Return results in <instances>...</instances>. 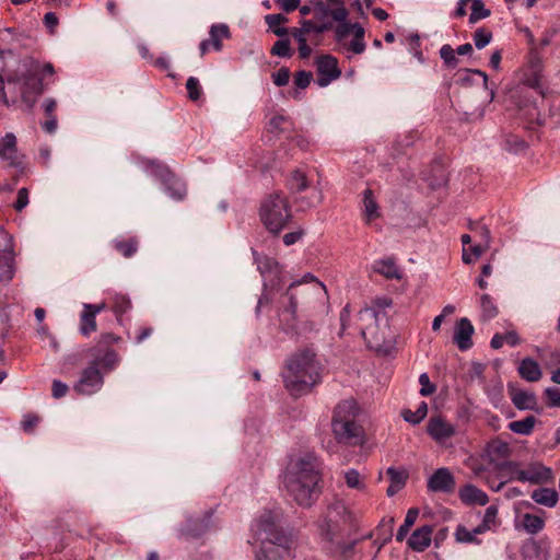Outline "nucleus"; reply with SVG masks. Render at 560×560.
<instances>
[{
    "label": "nucleus",
    "mask_w": 560,
    "mask_h": 560,
    "mask_svg": "<svg viewBox=\"0 0 560 560\" xmlns=\"http://www.w3.org/2000/svg\"><path fill=\"white\" fill-rule=\"evenodd\" d=\"M320 364L311 349H302L292 354L282 372L284 387L295 397L307 394L320 383Z\"/></svg>",
    "instance_id": "20e7f679"
},
{
    "label": "nucleus",
    "mask_w": 560,
    "mask_h": 560,
    "mask_svg": "<svg viewBox=\"0 0 560 560\" xmlns=\"http://www.w3.org/2000/svg\"><path fill=\"white\" fill-rule=\"evenodd\" d=\"M288 21V18L280 13L268 14L265 16V22L269 26L270 31L279 37H284L289 35V28L281 26Z\"/></svg>",
    "instance_id": "c756f323"
},
{
    "label": "nucleus",
    "mask_w": 560,
    "mask_h": 560,
    "mask_svg": "<svg viewBox=\"0 0 560 560\" xmlns=\"http://www.w3.org/2000/svg\"><path fill=\"white\" fill-rule=\"evenodd\" d=\"M364 34L365 31L362 25L355 26V32L353 33V38L348 45V49L355 55H360L364 52L366 45L364 43Z\"/></svg>",
    "instance_id": "a19ab883"
},
{
    "label": "nucleus",
    "mask_w": 560,
    "mask_h": 560,
    "mask_svg": "<svg viewBox=\"0 0 560 560\" xmlns=\"http://www.w3.org/2000/svg\"><path fill=\"white\" fill-rule=\"evenodd\" d=\"M481 319L487 322L499 314L494 300L489 294H482L480 298Z\"/></svg>",
    "instance_id": "4c0bfd02"
},
{
    "label": "nucleus",
    "mask_w": 560,
    "mask_h": 560,
    "mask_svg": "<svg viewBox=\"0 0 560 560\" xmlns=\"http://www.w3.org/2000/svg\"><path fill=\"white\" fill-rule=\"evenodd\" d=\"M144 170L149 175L161 182L165 192L172 199L182 201L186 197V184L167 165L155 160H147L144 162Z\"/></svg>",
    "instance_id": "9d476101"
},
{
    "label": "nucleus",
    "mask_w": 560,
    "mask_h": 560,
    "mask_svg": "<svg viewBox=\"0 0 560 560\" xmlns=\"http://www.w3.org/2000/svg\"><path fill=\"white\" fill-rule=\"evenodd\" d=\"M211 514L200 520H188L187 524L182 528L180 535L186 538H199L209 528Z\"/></svg>",
    "instance_id": "b1692460"
},
{
    "label": "nucleus",
    "mask_w": 560,
    "mask_h": 560,
    "mask_svg": "<svg viewBox=\"0 0 560 560\" xmlns=\"http://www.w3.org/2000/svg\"><path fill=\"white\" fill-rule=\"evenodd\" d=\"M474 231H475L476 236L478 235L480 237L479 242L485 244L486 247H489L490 241H491V235H490L489 229L486 225H480Z\"/></svg>",
    "instance_id": "774afa93"
},
{
    "label": "nucleus",
    "mask_w": 560,
    "mask_h": 560,
    "mask_svg": "<svg viewBox=\"0 0 560 560\" xmlns=\"http://www.w3.org/2000/svg\"><path fill=\"white\" fill-rule=\"evenodd\" d=\"M278 515L265 511L255 522V533L261 541L257 560H291L294 545L293 535L278 524Z\"/></svg>",
    "instance_id": "7ed1b4c3"
},
{
    "label": "nucleus",
    "mask_w": 560,
    "mask_h": 560,
    "mask_svg": "<svg viewBox=\"0 0 560 560\" xmlns=\"http://www.w3.org/2000/svg\"><path fill=\"white\" fill-rule=\"evenodd\" d=\"M13 260V238L0 226V281L12 280L14 276Z\"/></svg>",
    "instance_id": "9b49d317"
},
{
    "label": "nucleus",
    "mask_w": 560,
    "mask_h": 560,
    "mask_svg": "<svg viewBox=\"0 0 560 560\" xmlns=\"http://www.w3.org/2000/svg\"><path fill=\"white\" fill-rule=\"evenodd\" d=\"M186 90L188 98L192 102L200 100L202 95V89L199 80L196 77H189L186 81Z\"/></svg>",
    "instance_id": "49530a36"
},
{
    "label": "nucleus",
    "mask_w": 560,
    "mask_h": 560,
    "mask_svg": "<svg viewBox=\"0 0 560 560\" xmlns=\"http://www.w3.org/2000/svg\"><path fill=\"white\" fill-rule=\"evenodd\" d=\"M351 522V512L342 502H335L327 508L326 513L318 521V530L330 552L347 557L353 551L357 541L345 540L347 527Z\"/></svg>",
    "instance_id": "39448f33"
},
{
    "label": "nucleus",
    "mask_w": 560,
    "mask_h": 560,
    "mask_svg": "<svg viewBox=\"0 0 560 560\" xmlns=\"http://www.w3.org/2000/svg\"><path fill=\"white\" fill-rule=\"evenodd\" d=\"M474 331V326L468 318L463 317L456 323L453 339L459 350L466 351L472 347Z\"/></svg>",
    "instance_id": "a211bd4d"
},
{
    "label": "nucleus",
    "mask_w": 560,
    "mask_h": 560,
    "mask_svg": "<svg viewBox=\"0 0 560 560\" xmlns=\"http://www.w3.org/2000/svg\"><path fill=\"white\" fill-rule=\"evenodd\" d=\"M59 24V20L54 12H47L44 16V25L50 34L55 33L56 27Z\"/></svg>",
    "instance_id": "338daca9"
},
{
    "label": "nucleus",
    "mask_w": 560,
    "mask_h": 560,
    "mask_svg": "<svg viewBox=\"0 0 560 560\" xmlns=\"http://www.w3.org/2000/svg\"><path fill=\"white\" fill-rule=\"evenodd\" d=\"M522 522L524 529L532 535L538 534L545 527L544 518L530 513H525Z\"/></svg>",
    "instance_id": "e433bc0d"
},
{
    "label": "nucleus",
    "mask_w": 560,
    "mask_h": 560,
    "mask_svg": "<svg viewBox=\"0 0 560 560\" xmlns=\"http://www.w3.org/2000/svg\"><path fill=\"white\" fill-rule=\"evenodd\" d=\"M40 418L33 413H27L24 416L21 425L25 433H33L37 424L39 423Z\"/></svg>",
    "instance_id": "6e6d98bb"
},
{
    "label": "nucleus",
    "mask_w": 560,
    "mask_h": 560,
    "mask_svg": "<svg viewBox=\"0 0 560 560\" xmlns=\"http://www.w3.org/2000/svg\"><path fill=\"white\" fill-rule=\"evenodd\" d=\"M374 271L383 275L387 279H399L400 273L396 262L388 258L375 261Z\"/></svg>",
    "instance_id": "2f4dec72"
},
{
    "label": "nucleus",
    "mask_w": 560,
    "mask_h": 560,
    "mask_svg": "<svg viewBox=\"0 0 560 560\" xmlns=\"http://www.w3.org/2000/svg\"><path fill=\"white\" fill-rule=\"evenodd\" d=\"M138 245L139 242L135 236L113 241V247L126 258H130L137 253Z\"/></svg>",
    "instance_id": "cd10ccee"
},
{
    "label": "nucleus",
    "mask_w": 560,
    "mask_h": 560,
    "mask_svg": "<svg viewBox=\"0 0 560 560\" xmlns=\"http://www.w3.org/2000/svg\"><path fill=\"white\" fill-rule=\"evenodd\" d=\"M271 78L275 85L284 86L289 83L290 70L287 67H282L277 72H273Z\"/></svg>",
    "instance_id": "5fc2aeb1"
},
{
    "label": "nucleus",
    "mask_w": 560,
    "mask_h": 560,
    "mask_svg": "<svg viewBox=\"0 0 560 560\" xmlns=\"http://www.w3.org/2000/svg\"><path fill=\"white\" fill-rule=\"evenodd\" d=\"M517 481L530 482L533 485L547 483L552 480V471L541 463H530L526 469L518 471L515 477Z\"/></svg>",
    "instance_id": "2eb2a0df"
},
{
    "label": "nucleus",
    "mask_w": 560,
    "mask_h": 560,
    "mask_svg": "<svg viewBox=\"0 0 560 560\" xmlns=\"http://www.w3.org/2000/svg\"><path fill=\"white\" fill-rule=\"evenodd\" d=\"M91 357L89 365L82 370L73 389L79 395H93L97 393L104 384V373L113 371L118 362V353L114 349H106L102 353L100 348H90L86 350Z\"/></svg>",
    "instance_id": "0eeeda50"
},
{
    "label": "nucleus",
    "mask_w": 560,
    "mask_h": 560,
    "mask_svg": "<svg viewBox=\"0 0 560 560\" xmlns=\"http://www.w3.org/2000/svg\"><path fill=\"white\" fill-rule=\"evenodd\" d=\"M530 498L537 504L553 508L558 503V492L551 488H538L532 492Z\"/></svg>",
    "instance_id": "bb28decb"
},
{
    "label": "nucleus",
    "mask_w": 560,
    "mask_h": 560,
    "mask_svg": "<svg viewBox=\"0 0 560 560\" xmlns=\"http://www.w3.org/2000/svg\"><path fill=\"white\" fill-rule=\"evenodd\" d=\"M325 285L312 273H306L299 281L292 282L280 301L279 325L285 334L302 335L314 329L312 322H301L296 315L299 305L315 308L316 302L326 296Z\"/></svg>",
    "instance_id": "f257e3e1"
},
{
    "label": "nucleus",
    "mask_w": 560,
    "mask_h": 560,
    "mask_svg": "<svg viewBox=\"0 0 560 560\" xmlns=\"http://www.w3.org/2000/svg\"><path fill=\"white\" fill-rule=\"evenodd\" d=\"M427 432L436 443L444 444L456 434V428L441 416H436L429 420Z\"/></svg>",
    "instance_id": "dca6fc26"
},
{
    "label": "nucleus",
    "mask_w": 560,
    "mask_h": 560,
    "mask_svg": "<svg viewBox=\"0 0 560 560\" xmlns=\"http://www.w3.org/2000/svg\"><path fill=\"white\" fill-rule=\"evenodd\" d=\"M419 383L421 385V388H420L421 396L432 395L436 389L435 385L430 382V377L427 373L420 374Z\"/></svg>",
    "instance_id": "4d7b16f0"
},
{
    "label": "nucleus",
    "mask_w": 560,
    "mask_h": 560,
    "mask_svg": "<svg viewBox=\"0 0 560 560\" xmlns=\"http://www.w3.org/2000/svg\"><path fill=\"white\" fill-rule=\"evenodd\" d=\"M517 372L520 376L527 382H538L542 376L539 364L532 358L523 359L520 362Z\"/></svg>",
    "instance_id": "5701e85b"
},
{
    "label": "nucleus",
    "mask_w": 560,
    "mask_h": 560,
    "mask_svg": "<svg viewBox=\"0 0 560 560\" xmlns=\"http://www.w3.org/2000/svg\"><path fill=\"white\" fill-rule=\"evenodd\" d=\"M460 501L466 505H486L489 502V498L485 491L477 488L474 485H465L458 491Z\"/></svg>",
    "instance_id": "aec40b11"
},
{
    "label": "nucleus",
    "mask_w": 560,
    "mask_h": 560,
    "mask_svg": "<svg viewBox=\"0 0 560 560\" xmlns=\"http://www.w3.org/2000/svg\"><path fill=\"white\" fill-rule=\"evenodd\" d=\"M521 553L524 560H548L549 557L547 542L535 538L523 542Z\"/></svg>",
    "instance_id": "f3484780"
},
{
    "label": "nucleus",
    "mask_w": 560,
    "mask_h": 560,
    "mask_svg": "<svg viewBox=\"0 0 560 560\" xmlns=\"http://www.w3.org/2000/svg\"><path fill=\"white\" fill-rule=\"evenodd\" d=\"M520 341L517 332L515 330H510L504 334H495L490 341V346L493 349H500L504 343L515 347Z\"/></svg>",
    "instance_id": "473e14b6"
},
{
    "label": "nucleus",
    "mask_w": 560,
    "mask_h": 560,
    "mask_svg": "<svg viewBox=\"0 0 560 560\" xmlns=\"http://www.w3.org/2000/svg\"><path fill=\"white\" fill-rule=\"evenodd\" d=\"M28 205V189L23 187L18 191L16 200L13 203V208L21 212Z\"/></svg>",
    "instance_id": "13d9d810"
},
{
    "label": "nucleus",
    "mask_w": 560,
    "mask_h": 560,
    "mask_svg": "<svg viewBox=\"0 0 560 560\" xmlns=\"http://www.w3.org/2000/svg\"><path fill=\"white\" fill-rule=\"evenodd\" d=\"M511 400L518 410H534L537 406V398L534 393L522 389L511 390Z\"/></svg>",
    "instance_id": "393cba45"
},
{
    "label": "nucleus",
    "mask_w": 560,
    "mask_h": 560,
    "mask_svg": "<svg viewBox=\"0 0 560 560\" xmlns=\"http://www.w3.org/2000/svg\"><path fill=\"white\" fill-rule=\"evenodd\" d=\"M209 35H210L209 40L212 44V47L217 51H220L223 47L222 39L231 37L229 26L223 23L222 24H213L210 27Z\"/></svg>",
    "instance_id": "c85d7f7f"
},
{
    "label": "nucleus",
    "mask_w": 560,
    "mask_h": 560,
    "mask_svg": "<svg viewBox=\"0 0 560 560\" xmlns=\"http://www.w3.org/2000/svg\"><path fill=\"white\" fill-rule=\"evenodd\" d=\"M363 206L364 213L366 215L368 222L380 215L378 206L372 189L366 188L363 192Z\"/></svg>",
    "instance_id": "f704fd0d"
},
{
    "label": "nucleus",
    "mask_w": 560,
    "mask_h": 560,
    "mask_svg": "<svg viewBox=\"0 0 560 560\" xmlns=\"http://www.w3.org/2000/svg\"><path fill=\"white\" fill-rule=\"evenodd\" d=\"M259 217L264 226L272 234H279L292 218L288 199L280 192L268 195L260 205Z\"/></svg>",
    "instance_id": "1a4fd4ad"
},
{
    "label": "nucleus",
    "mask_w": 560,
    "mask_h": 560,
    "mask_svg": "<svg viewBox=\"0 0 560 560\" xmlns=\"http://www.w3.org/2000/svg\"><path fill=\"white\" fill-rule=\"evenodd\" d=\"M455 54L456 50L450 44H445L440 48V57L447 69H455L458 66L459 60Z\"/></svg>",
    "instance_id": "37998d69"
},
{
    "label": "nucleus",
    "mask_w": 560,
    "mask_h": 560,
    "mask_svg": "<svg viewBox=\"0 0 560 560\" xmlns=\"http://www.w3.org/2000/svg\"><path fill=\"white\" fill-rule=\"evenodd\" d=\"M322 463L314 453H306L287 469L284 483L289 494L301 506H311L319 497Z\"/></svg>",
    "instance_id": "f03ea898"
},
{
    "label": "nucleus",
    "mask_w": 560,
    "mask_h": 560,
    "mask_svg": "<svg viewBox=\"0 0 560 560\" xmlns=\"http://www.w3.org/2000/svg\"><path fill=\"white\" fill-rule=\"evenodd\" d=\"M433 528L431 525H423L417 528L408 539V546L418 552L424 551L431 544Z\"/></svg>",
    "instance_id": "4be33fe9"
},
{
    "label": "nucleus",
    "mask_w": 560,
    "mask_h": 560,
    "mask_svg": "<svg viewBox=\"0 0 560 560\" xmlns=\"http://www.w3.org/2000/svg\"><path fill=\"white\" fill-rule=\"evenodd\" d=\"M497 515H498V508L494 506V505L488 506L486 512H485V515H483V518H482V523L485 525H488V527L490 528L491 525L495 524Z\"/></svg>",
    "instance_id": "69168bd1"
},
{
    "label": "nucleus",
    "mask_w": 560,
    "mask_h": 560,
    "mask_svg": "<svg viewBox=\"0 0 560 560\" xmlns=\"http://www.w3.org/2000/svg\"><path fill=\"white\" fill-rule=\"evenodd\" d=\"M492 39V32L485 27H479L474 33V43L478 49L485 48Z\"/></svg>",
    "instance_id": "09e8293b"
},
{
    "label": "nucleus",
    "mask_w": 560,
    "mask_h": 560,
    "mask_svg": "<svg viewBox=\"0 0 560 560\" xmlns=\"http://www.w3.org/2000/svg\"><path fill=\"white\" fill-rule=\"evenodd\" d=\"M358 411L354 399L342 400L335 407L331 430L338 443L361 445L364 442V430L355 420Z\"/></svg>",
    "instance_id": "6e6552de"
},
{
    "label": "nucleus",
    "mask_w": 560,
    "mask_h": 560,
    "mask_svg": "<svg viewBox=\"0 0 560 560\" xmlns=\"http://www.w3.org/2000/svg\"><path fill=\"white\" fill-rule=\"evenodd\" d=\"M471 7H470V15H469V23L475 24L478 21L488 18L491 12L489 9L485 7V3L481 0H470Z\"/></svg>",
    "instance_id": "79ce46f5"
},
{
    "label": "nucleus",
    "mask_w": 560,
    "mask_h": 560,
    "mask_svg": "<svg viewBox=\"0 0 560 560\" xmlns=\"http://www.w3.org/2000/svg\"><path fill=\"white\" fill-rule=\"evenodd\" d=\"M455 536H456L457 541H459V542H467V544H472V542L478 544L479 542V540L474 536L472 530H468L463 525L457 526Z\"/></svg>",
    "instance_id": "603ef678"
},
{
    "label": "nucleus",
    "mask_w": 560,
    "mask_h": 560,
    "mask_svg": "<svg viewBox=\"0 0 560 560\" xmlns=\"http://www.w3.org/2000/svg\"><path fill=\"white\" fill-rule=\"evenodd\" d=\"M545 395L548 400V406L560 407V389L549 387L545 390Z\"/></svg>",
    "instance_id": "e2e57ef3"
},
{
    "label": "nucleus",
    "mask_w": 560,
    "mask_h": 560,
    "mask_svg": "<svg viewBox=\"0 0 560 560\" xmlns=\"http://www.w3.org/2000/svg\"><path fill=\"white\" fill-rule=\"evenodd\" d=\"M323 16H330L334 21L338 22V24L334 27L335 39L338 43L343 42L345 38L348 37L350 33L355 32V26H360V23H349L348 15L349 12L346 7H339L334 9H325V13Z\"/></svg>",
    "instance_id": "f8f14e48"
},
{
    "label": "nucleus",
    "mask_w": 560,
    "mask_h": 560,
    "mask_svg": "<svg viewBox=\"0 0 560 560\" xmlns=\"http://www.w3.org/2000/svg\"><path fill=\"white\" fill-rule=\"evenodd\" d=\"M521 464L515 460H504L501 463H498L495 465V468L500 472H505L510 476L509 480H516V476H518V471H523V469L520 468Z\"/></svg>",
    "instance_id": "a18cd8bd"
},
{
    "label": "nucleus",
    "mask_w": 560,
    "mask_h": 560,
    "mask_svg": "<svg viewBox=\"0 0 560 560\" xmlns=\"http://www.w3.org/2000/svg\"><path fill=\"white\" fill-rule=\"evenodd\" d=\"M428 490L431 492L452 493L455 490V477L448 468H438L428 479Z\"/></svg>",
    "instance_id": "4468645a"
},
{
    "label": "nucleus",
    "mask_w": 560,
    "mask_h": 560,
    "mask_svg": "<svg viewBox=\"0 0 560 560\" xmlns=\"http://www.w3.org/2000/svg\"><path fill=\"white\" fill-rule=\"evenodd\" d=\"M110 308L119 318L131 308V301L127 295L117 293L112 298Z\"/></svg>",
    "instance_id": "ea45409f"
},
{
    "label": "nucleus",
    "mask_w": 560,
    "mask_h": 560,
    "mask_svg": "<svg viewBox=\"0 0 560 560\" xmlns=\"http://www.w3.org/2000/svg\"><path fill=\"white\" fill-rule=\"evenodd\" d=\"M317 84L322 88L327 86L334 80L341 75L338 68V60L331 55H322L316 60Z\"/></svg>",
    "instance_id": "ddd939ff"
},
{
    "label": "nucleus",
    "mask_w": 560,
    "mask_h": 560,
    "mask_svg": "<svg viewBox=\"0 0 560 560\" xmlns=\"http://www.w3.org/2000/svg\"><path fill=\"white\" fill-rule=\"evenodd\" d=\"M386 475L389 479V486L386 490L388 497H394L399 492L407 483L409 478L408 470L406 468L388 467Z\"/></svg>",
    "instance_id": "412c9836"
},
{
    "label": "nucleus",
    "mask_w": 560,
    "mask_h": 560,
    "mask_svg": "<svg viewBox=\"0 0 560 560\" xmlns=\"http://www.w3.org/2000/svg\"><path fill=\"white\" fill-rule=\"evenodd\" d=\"M346 483L349 488L360 489L362 487L360 474L355 469H350L345 474Z\"/></svg>",
    "instance_id": "052dcab7"
},
{
    "label": "nucleus",
    "mask_w": 560,
    "mask_h": 560,
    "mask_svg": "<svg viewBox=\"0 0 560 560\" xmlns=\"http://www.w3.org/2000/svg\"><path fill=\"white\" fill-rule=\"evenodd\" d=\"M312 78V72L300 70L294 75V84L298 89L304 90L310 85Z\"/></svg>",
    "instance_id": "864d4df0"
},
{
    "label": "nucleus",
    "mask_w": 560,
    "mask_h": 560,
    "mask_svg": "<svg viewBox=\"0 0 560 560\" xmlns=\"http://www.w3.org/2000/svg\"><path fill=\"white\" fill-rule=\"evenodd\" d=\"M119 340L120 337L116 336L115 334L105 332L101 335L98 342L93 348H100L102 353H104L106 349H112L109 347L112 343H116Z\"/></svg>",
    "instance_id": "3c124183"
},
{
    "label": "nucleus",
    "mask_w": 560,
    "mask_h": 560,
    "mask_svg": "<svg viewBox=\"0 0 560 560\" xmlns=\"http://www.w3.org/2000/svg\"><path fill=\"white\" fill-rule=\"evenodd\" d=\"M322 201V194L320 191H315L311 198H308L307 200H305L304 198L302 199H296L295 202L300 205V208L301 209H305V208H311V207H315L316 205H318L319 202Z\"/></svg>",
    "instance_id": "680f3d73"
},
{
    "label": "nucleus",
    "mask_w": 560,
    "mask_h": 560,
    "mask_svg": "<svg viewBox=\"0 0 560 560\" xmlns=\"http://www.w3.org/2000/svg\"><path fill=\"white\" fill-rule=\"evenodd\" d=\"M285 185L291 192L296 194L304 191L308 187V180L305 173L294 170L287 178Z\"/></svg>",
    "instance_id": "7c9ffc66"
},
{
    "label": "nucleus",
    "mask_w": 560,
    "mask_h": 560,
    "mask_svg": "<svg viewBox=\"0 0 560 560\" xmlns=\"http://www.w3.org/2000/svg\"><path fill=\"white\" fill-rule=\"evenodd\" d=\"M269 125L271 131L284 132L292 126V122L290 118L284 115H276L270 119Z\"/></svg>",
    "instance_id": "8fccbe9b"
},
{
    "label": "nucleus",
    "mask_w": 560,
    "mask_h": 560,
    "mask_svg": "<svg viewBox=\"0 0 560 560\" xmlns=\"http://www.w3.org/2000/svg\"><path fill=\"white\" fill-rule=\"evenodd\" d=\"M301 25L304 26V32H306L307 34H310V33L323 34L332 28L331 22H324L320 24H316L312 20H302Z\"/></svg>",
    "instance_id": "de8ad7c7"
},
{
    "label": "nucleus",
    "mask_w": 560,
    "mask_h": 560,
    "mask_svg": "<svg viewBox=\"0 0 560 560\" xmlns=\"http://www.w3.org/2000/svg\"><path fill=\"white\" fill-rule=\"evenodd\" d=\"M69 387L66 383L54 380L51 384V395L55 399H60L67 395Z\"/></svg>",
    "instance_id": "bf43d9fd"
},
{
    "label": "nucleus",
    "mask_w": 560,
    "mask_h": 560,
    "mask_svg": "<svg viewBox=\"0 0 560 560\" xmlns=\"http://www.w3.org/2000/svg\"><path fill=\"white\" fill-rule=\"evenodd\" d=\"M94 331H96V316L83 307L80 316V332L88 337Z\"/></svg>",
    "instance_id": "58836bf2"
},
{
    "label": "nucleus",
    "mask_w": 560,
    "mask_h": 560,
    "mask_svg": "<svg viewBox=\"0 0 560 560\" xmlns=\"http://www.w3.org/2000/svg\"><path fill=\"white\" fill-rule=\"evenodd\" d=\"M0 158L8 161L11 167H20L22 164L18 155L16 137L12 132L5 133L0 140Z\"/></svg>",
    "instance_id": "6ab92c4d"
},
{
    "label": "nucleus",
    "mask_w": 560,
    "mask_h": 560,
    "mask_svg": "<svg viewBox=\"0 0 560 560\" xmlns=\"http://www.w3.org/2000/svg\"><path fill=\"white\" fill-rule=\"evenodd\" d=\"M524 115L528 117L529 122L532 124H536L538 126L544 124V117L535 105L529 106Z\"/></svg>",
    "instance_id": "0e129e2a"
},
{
    "label": "nucleus",
    "mask_w": 560,
    "mask_h": 560,
    "mask_svg": "<svg viewBox=\"0 0 560 560\" xmlns=\"http://www.w3.org/2000/svg\"><path fill=\"white\" fill-rule=\"evenodd\" d=\"M486 453L489 456L490 463L499 459H505L511 455V447L508 442L500 439L492 440L486 446Z\"/></svg>",
    "instance_id": "a878e982"
},
{
    "label": "nucleus",
    "mask_w": 560,
    "mask_h": 560,
    "mask_svg": "<svg viewBox=\"0 0 560 560\" xmlns=\"http://www.w3.org/2000/svg\"><path fill=\"white\" fill-rule=\"evenodd\" d=\"M23 66V71L7 77V83L20 86L22 102L32 110L37 97L45 91V78L52 77L55 68L50 62L42 63L34 59L26 60Z\"/></svg>",
    "instance_id": "423d86ee"
},
{
    "label": "nucleus",
    "mask_w": 560,
    "mask_h": 560,
    "mask_svg": "<svg viewBox=\"0 0 560 560\" xmlns=\"http://www.w3.org/2000/svg\"><path fill=\"white\" fill-rule=\"evenodd\" d=\"M419 515L418 508H411L407 511L406 517L404 523L399 526L397 534H396V540L402 541L407 534L409 533L411 526L416 523Z\"/></svg>",
    "instance_id": "c9c22d12"
},
{
    "label": "nucleus",
    "mask_w": 560,
    "mask_h": 560,
    "mask_svg": "<svg viewBox=\"0 0 560 560\" xmlns=\"http://www.w3.org/2000/svg\"><path fill=\"white\" fill-rule=\"evenodd\" d=\"M270 54L272 56L281 57V58H291L293 56V50L290 46V39L283 38L277 40L271 50Z\"/></svg>",
    "instance_id": "c03bdc74"
},
{
    "label": "nucleus",
    "mask_w": 560,
    "mask_h": 560,
    "mask_svg": "<svg viewBox=\"0 0 560 560\" xmlns=\"http://www.w3.org/2000/svg\"><path fill=\"white\" fill-rule=\"evenodd\" d=\"M536 418L534 416H527L522 420L512 421L509 423V429L521 435H529L536 424Z\"/></svg>",
    "instance_id": "72a5a7b5"
}]
</instances>
